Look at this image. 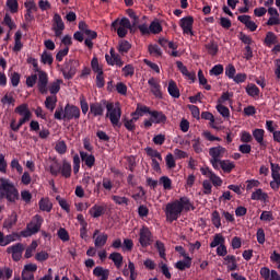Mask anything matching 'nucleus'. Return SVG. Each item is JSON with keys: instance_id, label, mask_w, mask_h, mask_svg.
<instances>
[{"instance_id": "obj_1", "label": "nucleus", "mask_w": 280, "mask_h": 280, "mask_svg": "<svg viewBox=\"0 0 280 280\" xmlns=\"http://www.w3.org/2000/svg\"><path fill=\"white\" fill-rule=\"evenodd\" d=\"M105 107L107 109L106 117L109 118L112 125L120 127L121 108L118 102L114 104L113 102L102 100L101 102L92 103L90 105V114H93L94 117L103 116Z\"/></svg>"}, {"instance_id": "obj_2", "label": "nucleus", "mask_w": 280, "mask_h": 280, "mask_svg": "<svg viewBox=\"0 0 280 280\" xmlns=\"http://www.w3.org/2000/svg\"><path fill=\"white\" fill-rule=\"evenodd\" d=\"M190 209H195L194 205L191 203L190 199L187 196H183L179 199H176L172 202L166 205L164 210L167 222H176L178 218H180L183 211H190Z\"/></svg>"}, {"instance_id": "obj_3", "label": "nucleus", "mask_w": 280, "mask_h": 280, "mask_svg": "<svg viewBox=\"0 0 280 280\" xmlns=\"http://www.w3.org/2000/svg\"><path fill=\"white\" fill-rule=\"evenodd\" d=\"M0 192H3V197H5L8 202L14 203L20 198L19 190L5 178H0Z\"/></svg>"}, {"instance_id": "obj_4", "label": "nucleus", "mask_w": 280, "mask_h": 280, "mask_svg": "<svg viewBox=\"0 0 280 280\" xmlns=\"http://www.w3.org/2000/svg\"><path fill=\"white\" fill-rule=\"evenodd\" d=\"M27 63H31L33 66L34 72L38 73V81H37V89L40 94H47L48 89V75L45 71H42L38 67V62L35 58H28Z\"/></svg>"}, {"instance_id": "obj_5", "label": "nucleus", "mask_w": 280, "mask_h": 280, "mask_svg": "<svg viewBox=\"0 0 280 280\" xmlns=\"http://www.w3.org/2000/svg\"><path fill=\"white\" fill-rule=\"evenodd\" d=\"M43 224V217L35 214L31 222L27 223L26 229L20 232L21 237H32V235H36V233H39Z\"/></svg>"}, {"instance_id": "obj_6", "label": "nucleus", "mask_w": 280, "mask_h": 280, "mask_svg": "<svg viewBox=\"0 0 280 280\" xmlns=\"http://www.w3.org/2000/svg\"><path fill=\"white\" fill-rule=\"evenodd\" d=\"M225 152H226V149L221 145L210 148L209 150V154L211 156L210 163L212 164L213 167H218V163L222 161L221 159L223 158Z\"/></svg>"}, {"instance_id": "obj_7", "label": "nucleus", "mask_w": 280, "mask_h": 280, "mask_svg": "<svg viewBox=\"0 0 280 280\" xmlns=\"http://www.w3.org/2000/svg\"><path fill=\"white\" fill-rule=\"evenodd\" d=\"M78 67H79V61L77 60L71 59L69 61H66L65 67L62 69V74L65 79L67 80L72 79L77 73Z\"/></svg>"}, {"instance_id": "obj_8", "label": "nucleus", "mask_w": 280, "mask_h": 280, "mask_svg": "<svg viewBox=\"0 0 280 280\" xmlns=\"http://www.w3.org/2000/svg\"><path fill=\"white\" fill-rule=\"evenodd\" d=\"M152 242L153 235L151 231L149 228L143 226L139 233V243L141 244L142 248H148V246H151Z\"/></svg>"}, {"instance_id": "obj_9", "label": "nucleus", "mask_w": 280, "mask_h": 280, "mask_svg": "<svg viewBox=\"0 0 280 280\" xmlns=\"http://www.w3.org/2000/svg\"><path fill=\"white\" fill-rule=\"evenodd\" d=\"M14 113L19 114L20 116H22V118L19 120V122L23 126L25 122H27L31 117H32V113L28 109V105L27 104H21L20 106H18L14 109Z\"/></svg>"}, {"instance_id": "obj_10", "label": "nucleus", "mask_w": 280, "mask_h": 280, "mask_svg": "<svg viewBox=\"0 0 280 280\" xmlns=\"http://www.w3.org/2000/svg\"><path fill=\"white\" fill-rule=\"evenodd\" d=\"M81 116V112L80 108L74 106V105H70L67 104L65 106V120H72V119H79Z\"/></svg>"}, {"instance_id": "obj_11", "label": "nucleus", "mask_w": 280, "mask_h": 280, "mask_svg": "<svg viewBox=\"0 0 280 280\" xmlns=\"http://www.w3.org/2000/svg\"><path fill=\"white\" fill-rule=\"evenodd\" d=\"M23 250L24 246L22 243H16L7 248V253H9V255H12L13 261H20Z\"/></svg>"}, {"instance_id": "obj_12", "label": "nucleus", "mask_w": 280, "mask_h": 280, "mask_svg": "<svg viewBox=\"0 0 280 280\" xmlns=\"http://www.w3.org/2000/svg\"><path fill=\"white\" fill-rule=\"evenodd\" d=\"M148 84L151 88V93L159 100L163 98V93H162V86L159 83V81L155 78H151L148 81Z\"/></svg>"}, {"instance_id": "obj_13", "label": "nucleus", "mask_w": 280, "mask_h": 280, "mask_svg": "<svg viewBox=\"0 0 280 280\" xmlns=\"http://www.w3.org/2000/svg\"><path fill=\"white\" fill-rule=\"evenodd\" d=\"M109 54L110 56L109 55L105 56V59L109 66H115V65L118 67L124 66V61L121 60L120 56L115 52L114 48L110 49Z\"/></svg>"}, {"instance_id": "obj_14", "label": "nucleus", "mask_w": 280, "mask_h": 280, "mask_svg": "<svg viewBox=\"0 0 280 280\" xmlns=\"http://www.w3.org/2000/svg\"><path fill=\"white\" fill-rule=\"evenodd\" d=\"M192 25H194V18L192 16L183 18L179 22V26L183 28L185 34L194 35Z\"/></svg>"}, {"instance_id": "obj_15", "label": "nucleus", "mask_w": 280, "mask_h": 280, "mask_svg": "<svg viewBox=\"0 0 280 280\" xmlns=\"http://www.w3.org/2000/svg\"><path fill=\"white\" fill-rule=\"evenodd\" d=\"M98 233H100V230L94 231V234H93V240H95L94 246H95V248H103V246H105V244L108 240V235L105 233H102L98 235Z\"/></svg>"}, {"instance_id": "obj_16", "label": "nucleus", "mask_w": 280, "mask_h": 280, "mask_svg": "<svg viewBox=\"0 0 280 280\" xmlns=\"http://www.w3.org/2000/svg\"><path fill=\"white\" fill-rule=\"evenodd\" d=\"M217 171L223 170L224 173H231L235 168L234 162H231L230 160H221L218 163V167H213Z\"/></svg>"}, {"instance_id": "obj_17", "label": "nucleus", "mask_w": 280, "mask_h": 280, "mask_svg": "<svg viewBox=\"0 0 280 280\" xmlns=\"http://www.w3.org/2000/svg\"><path fill=\"white\" fill-rule=\"evenodd\" d=\"M93 276L95 278H98L100 280H108V278H109V270L105 269V268H103L101 266H97L93 270Z\"/></svg>"}, {"instance_id": "obj_18", "label": "nucleus", "mask_w": 280, "mask_h": 280, "mask_svg": "<svg viewBox=\"0 0 280 280\" xmlns=\"http://www.w3.org/2000/svg\"><path fill=\"white\" fill-rule=\"evenodd\" d=\"M252 18L249 15H240L238 21L245 24V26L250 31L255 32L257 30V25L255 22L250 20Z\"/></svg>"}, {"instance_id": "obj_19", "label": "nucleus", "mask_w": 280, "mask_h": 280, "mask_svg": "<svg viewBox=\"0 0 280 280\" xmlns=\"http://www.w3.org/2000/svg\"><path fill=\"white\" fill-rule=\"evenodd\" d=\"M120 25V27L130 30L132 32V25L127 18H122L121 20L117 19L113 22L112 27L116 31V28Z\"/></svg>"}, {"instance_id": "obj_20", "label": "nucleus", "mask_w": 280, "mask_h": 280, "mask_svg": "<svg viewBox=\"0 0 280 280\" xmlns=\"http://www.w3.org/2000/svg\"><path fill=\"white\" fill-rule=\"evenodd\" d=\"M80 156L82 162L89 167L92 168L95 164V156L93 154H88L84 151H80Z\"/></svg>"}, {"instance_id": "obj_21", "label": "nucleus", "mask_w": 280, "mask_h": 280, "mask_svg": "<svg viewBox=\"0 0 280 280\" xmlns=\"http://www.w3.org/2000/svg\"><path fill=\"white\" fill-rule=\"evenodd\" d=\"M105 211H106V206L94 205L89 210V213L92 218H101V215H104Z\"/></svg>"}, {"instance_id": "obj_22", "label": "nucleus", "mask_w": 280, "mask_h": 280, "mask_svg": "<svg viewBox=\"0 0 280 280\" xmlns=\"http://www.w3.org/2000/svg\"><path fill=\"white\" fill-rule=\"evenodd\" d=\"M150 115L152 117V121L155 124H165L167 120V117L163 114V112L151 110Z\"/></svg>"}, {"instance_id": "obj_23", "label": "nucleus", "mask_w": 280, "mask_h": 280, "mask_svg": "<svg viewBox=\"0 0 280 280\" xmlns=\"http://www.w3.org/2000/svg\"><path fill=\"white\" fill-rule=\"evenodd\" d=\"M224 264L225 266H228L229 270H231V272H233L234 270H237L238 266H237V260H236V256L234 255H228L224 258Z\"/></svg>"}, {"instance_id": "obj_24", "label": "nucleus", "mask_w": 280, "mask_h": 280, "mask_svg": "<svg viewBox=\"0 0 280 280\" xmlns=\"http://www.w3.org/2000/svg\"><path fill=\"white\" fill-rule=\"evenodd\" d=\"M168 94L174 97V98H179L180 92L179 89L174 80H171L168 82V88H167Z\"/></svg>"}, {"instance_id": "obj_25", "label": "nucleus", "mask_w": 280, "mask_h": 280, "mask_svg": "<svg viewBox=\"0 0 280 280\" xmlns=\"http://www.w3.org/2000/svg\"><path fill=\"white\" fill-rule=\"evenodd\" d=\"M72 167L71 164L67 161L63 160L62 164L60 165V174L65 178H69L71 176Z\"/></svg>"}, {"instance_id": "obj_26", "label": "nucleus", "mask_w": 280, "mask_h": 280, "mask_svg": "<svg viewBox=\"0 0 280 280\" xmlns=\"http://www.w3.org/2000/svg\"><path fill=\"white\" fill-rule=\"evenodd\" d=\"M191 264H192V258L186 257L185 260L177 261L175 265V268H177V270L184 271V270H187L188 268H191Z\"/></svg>"}, {"instance_id": "obj_27", "label": "nucleus", "mask_w": 280, "mask_h": 280, "mask_svg": "<svg viewBox=\"0 0 280 280\" xmlns=\"http://www.w3.org/2000/svg\"><path fill=\"white\" fill-rule=\"evenodd\" d=\"M38 207H39L40 211H46V213H50V211L52 209V203L49 201L48 198H42L38 201Z\"/></svg>"}, {"instance_id": "obj_28", "label": "nucleus", "mask_w": 280, "mask_h": 280, "mask_svg": "<svg viewBox=\"0 0 280 280\" xmlns=\"http://www.w3.org/2000/svg\"><path fill=\"white\" fill-rule=\"evenodd\" d=\"M268 198V194L264 192L261 188L252 194V200H261L262 202H267Z\"/></svg>"}, {"instance_id": "obj_29", "label": "nucleus", "mask_w": 280, "mask_h": 280, "mask_svg": "<svg viewBox=\"0 0 280 280\" xmlns=\"http://www.w3.org/2000/svg\"><path fill=\"white\" fill-rule=\"evenodd\" d=\"M205 47L208 54L212 57L217 56L219 52V45L214 40L209 42Z\"/></svg>"}, {"instance_id": "obj_30", "label": "nucleus", "mask_w": 280, "mask_h": 280, "mask_svg": "<svg viewBox=\"0 0 280 280\" xmlns=\"http://www.w3.org/2000/svg\"><path fill=\"white\" fill-rule=\"evenodd\" d=\"M109 259L114 261L116 268H120L122 266L124 257L121 256L120 253L114 252L109 255Z\"/></svg>"}, {"instance_id": "obj_31", "label": "nucleus", "mask_w": 280, "mask_h": 280, "mask_svg": "<svg viewBox=\"0 0 280 280\" xmlns=\"http://www.w3.org/2000/svg\"><path fill=\"white\" fill-rule=\"evenodd\" d=\"M21 39H22V33L21 31H18L14 35V47H13L14 52H19L23 48V44L21 43Z\"/></svg>"}, {"instance_id": "obj_32", "label": "nucleus", "mask_w": 280, "mask_h": 280, "mask_svg": "<svg viewBox=\"0 0 280 280\" xmlns=\"http://www.w3.org/2000/svg\"><path fill=\"white\" fill-rule=\"evenodd\" d=\"M253 137L255 138V140L262 147L266 145L264 138H265V130L264 129H255L253 131Z\"/></svg>"}, {"instance_id": "obj_33", "label": "nucleus", "mask_w": 280, "mask_h": 280, "mask_svg": "<svg viewBox=\"0 0 280 280\" xmlns=\"http://www.w3.org/2000/svg\"><path fill=\"white\" fill-rule=\"evenodd\" d=\"M56 104H57V96L56 95H51V96L46 97L45 107L47 109H49L50 112H54V109L56 108Z\"/></svg>"}, {"instance_id": "obj_34", "label": "nucleus", "mask_w": 280, "mask_h": 280, "mask_svg": "<svg viewBox=\"0 0 280 280\" xmlns=\"http://www.w3.org/2000/svg\"><path fill=\"white\" fill-rule=\"evenodd\" d=\"M112 200L115 202V205H118L119 207H128L129 205V199L127 197L114 195L112 196Z\"/></svg>"}, {"instance_id": "obj_35", "label": "nucleus", "mask_w": 280, "mask_h": 280, "mask_svg": "<svg viewBox=\"0 0 280 280\" xmlns=\"http://www.w3.org/2000/svg\"><path fill=\"white\" fill-rule=\"evenodd\" d=\"M52 28L65 30V23L62 22L61 16L56 13L52 19Z\"/></svg>"}, {"instance_id": "obj_36", "label": "nucleus", "mask_w": 280, "mask_h": 280, "mask_svg": "<svg viewBox=\"0 0 280 280\" xmlns=\"http://www.w3.org/2000/svg\"><path fill=\"white\" fill-rule=\"evenodd\" d=\"M144 114H151L150 107L145 105L138 104L136 112H133L131 115H138L142 117Z\"/></svg>"}, {"instance_id": "obj_37", "label": "nucleus", "mask_w": 280, "mask_h": 280, "mask_svg": "<svg viewBox=\"0 0 280 280\" xmlns=\"http://www.w3.org/2000/svg\"><path fill=\"white\" fill-rule=\"evenodd\" d=\"M277 43H278V37L276 36V34L272 32H268L266 39H265V44L268 47H271L272 45H276Z\"/></svg>"}, {"instance_id": "obj_38", "label": "nucleus", "mask_w": 280, "mask_h": 280, "mask_svg": "<svg viewBox=\"0 0 280 280\" xmlns=\"http://www.w3.org/2000/svg\"><path fill=\"white\" fill-rule=\"evenodd\" d=\"M40 62L44 65L51 66L54 62L52 55L46 50L40 55Z\"/></svg>"}, {"instance_id": "obj_39", "label": "nucleus", "mask_w": 280, "mask_h": 280, "mask_svg": "<svg viewBox=\"0 0 280 280\" xmlns=\"http://www.w3.org/2000/svg\"><path fill=\"white\" fill-rule=\"evenodd\" d=\"M16 222H18L16 213L12 212L10 218L4 221L3 226H4V229H12V226H14V224H16Z\"/></svg>"}, {"instance_id": "obj_40", "label": "nucleus", "mask_w": 280, "mask_h": 280, "mask_svg": "<svg viewBox=\"0 0 280 280\" xmlns=\"http://www.w3.org/2000/svg\"><path fill=\"white\" fill-rule=\"evenodd\" d=\"M246 92L249 96L252 97H256V96H259L260 94V90L259 88H257L255 84H248L247 88H246Z\"/></svg>"}, {"instance_id": "obj_41", "label": "nucleus", "mask_w": 280, "mask_h": 280, "mask_svg": "<svg viewBox=\"0 0 280 280\" xmlns=\"http://www.w3.org/2000/svg\"><path fill=\"white\" fill-rule=\"evenodd\" d=\"M130 48H131V45L127 40H120L118 44V51L121 55L127 54L130 50Z\"/></svg>"}, {"instance_id": "obj_42", "label": "nucleus", "mask_w": 280, "mask_h": 280, "mask_svg": "<svg viewBox=\"0 0 280 280\" xmlns=\"http://www.w3.org/2000/svg\"><path fill=\"white\" fill-rule=\"evenodd\" d=\"M225 242V238L221 234H215L213 242L210 244L211 248H217V246H222Z\"/></svg>"}, {"instance_id": "obj_43", "label": "nucleus", "mask_w": 280, "mask_h": 280, "mask_svg": "<svg viewBox=\"0 0 280 280\" xmlns=\"http://www.w3.org/2000/svg\"><path fill=\"white\" fill-rule=\"evenodd\" d=\"M155 248L159 250V255L161 259H166L165 245L161 241H156Z\"/></svg>"}, {"instance_id": "obj_44", "label": "nucleus", "mask_w": 280, "mask_h": 280, "mask_svg": "<svg viewBox=\"0 0 280 280\" xmlns=\"http://www.w3.org/2000/svg\"><path fill=\"white\" fill-rule=\"evenodd\" d=\"M12 269L4 267L0 269V280H10L12 277Z\"/></svg>"}, {"instance_id": "obj_45", "label": "nucleus", "mask_w": 280, "mask_h": 280, "mask_svg": "<svg viewBox=\"0 0 280 280\" xmlns=\"http://www.w3.org/2000/svg\"><path fill=\"white\" fill-rule=\"evenodd\" d=\"M145 152H147V154L149 155V156H151L152 159H158L159 161H163V159H162V155H161V153L158 151V150H154V149H152V148H150V147H148L147 149H145Z\"/></svg>"}, {"instance_id": "obj_46", "label": "nucleus", "mask_w": 280, "mask_h": 280, "mask_svg": "<svg viewBox=\"0 0 280 280\" xmlns=\"http://www.w3.org/2000/svg\"><path fill=\"white\" fill-rule=\"evenodd\" d=\"M159 268L161 270V272L163 273V276L167 279L171 280L172 278V273L170 272L168 266L166 264H164L163 261H161L159 264Z\"/></svg>"}, {"instance_id": "obj_47", "label": "nucleus", "mask_w": 280, "mask_h": 280, "mask_svg": "<svg viewBox=\"0 0 280 280\" xmlns=\"http://www.w3.org/2000/svg\"><path fill=\"white\" fill-rule=\"evenodd\" d=\"M60 83H62L61 80H56L50 84L49 92L52 94V96H56V94L60 91Z\"/></svg>"}, {"instance_id": "obj_48", "label": "nucleus", "mask_w": 280, "mask_h": 280, "mask_svg": "<svg viewBox=\"0 0 280 280\" xmlns=\"http://www.w3.org/2000/svg\"><path fill=\"white\" fill-rule=\"evenodd\" d=\"M57 235L61 242H69L70 240L69 233L65 228H60L57 232Z\"/></svg>"}, {"instance_id": "obj_49", "label": "nucleus", "mask_w": 280, "mask_h": 280, "mask_svg": "<svg viewBox=\"0 0 280 280\" xmlns=\"http://www.w3.org/2000/svg\"><path fill=\"white\" fill-rule=\"evenodd\" d=\"M275 217L272 211H262L261 215H260V221L261 222H273Z\"/></svg>"}, {"instance_id": "obj_50", "label": "nucleus", "mask_w": 280, "mask_h": 280, "mask_svg": "<svg viewBox=\"0 0 280 280\" xmlns=\"http://www.w3.org/2000/svg\"><path fill=\"white\" fill-rule=\"evenodd\" d=\"M149 52H150V55H152L156 58L161 57L163 55V51L161 50V48L158 45H150Z\"/></svg>"}, {"instance_id": "obj_51", "label": "nucleus", "mask_w": 280, "mask_h": 280, "mask_svg": "<svg viewBox=\"0 0 280 280\" xmlns=\"http://www.w3.org/2000/svg\"><path fill=\"white\" fill-rule=\"evenodd\" d=\"M60 170H61V164L58 163L57 161L54 162V164H51L49 166V172L52 176H57L60 174Z\"/></svg>"}, {"instance_id": "obj_52", "label": "nucleus", "mask_w": 280, "mask_h": 280, "mask_svg": "<svg viewBox=\"0 0 280 280\" xmlns=\"http://www.w3.org/2000/svg\"><path fill=\"white\" fill-rule=\"evenodd\" d=\"M235 74H236V69H235V67H234L233 65H231V63H230L229 66H226V68H225V75H226L229 79L234 80Z\"/></svg>"}, {"instance_id": "obj_53", "label": "nucleus", "mask_w": 280, "mask_h": 280, "mask_svg": "<svg viewBox=\"0 0 280 280\" xmlns=\"http://www.w3.org/2000/svg\"><path fill=\"white\" fill-rule=\"evenodd\" d=\"M217 110L224 117V118H230V109L222 105V104H218L217 105Z\"/></svg>"}, {"instance_id": "obj_54", "label": "nucleus", "mask_w": 280, "mask_h": 280, "mask_svg": "<svg viewBox=\"0 0 280 280\" xmlns=\"http://www.w3.org/2000/svg\"><path fill=\"white\" fill-rule=\"evenodd\" d=\"M160 184H162L164 189L166 190H170L172 188V179L167 176H162L160 178Z\"/></svg>"}, {"instance_id": "obj_55", "label": "nucleus", "mask_w": 280, "mask_h": 280, "mask_svg": "<svg viewBox=\"0 0 280 280\" xmlns=\"http://www.w3.org/2000/svg\"><path fill=\"white\" fill-rule=\"evenodd\" d=\"M149 27H150V33L152 34H159L162 32V26L156 21H153Z\"/></svg>"}, {"instance_id": "obj_56", "label": "nucleus", "mask_w": 280, "mask_h": 280, "mask_svg": "<svg viewBox=\"0 0 280 280\" xmlns=\"http://www.w3.org/2000/svg\"><path fill=\"white\" fill-rule=\"evenodd\" d=\"M7 7L11 13H16L19 9V3L16 0H7Z\"/></svg>"}, {"instance_id": "obj_57", "label": "nucleus", "mask_w": 280, "mask_h": 280, "mask_svg": "<svg viewBox=\"0 0 280 280\" xmlns=\"http://www.w3.org/2000/svg\"><path fill=\"white\" fill-rule=\"evenodd\" d=\"M212 223L214 225L215 229H220L221 226V217L220 213L215 210L212 213Z\"/></svg>"}, {"instance_id": "obj_58", "label": "nucleus", "mask_w": 280, "mask_h": 280, "mask_svg": "<svg viewBox=\"0 0 280 280\" xmlns=\"http://www.w3.org/2000/svg\"><path fill=\"white\" fill-rule=\"evenodd\" d=\"M224 72V67L222 65H215L211 70H210V75H220Z\"/></svg>"}, {"instance_id": "obj_59", "label": "nucleus", "mask_w": 280, "mask_h": 280, "mask_svg": "<svg viewBox=\"0 0 280 280\" xmlns=\"http://www.w3.org/2000/svg\"><path fill=\"white\" fill-rule=\"evenodd\" d=\"M91 67H92V70H93L95 73H97V74H100L101 72H103V69H102V67H100V65H98V59H97L96 57H94V58L92 59V61H91Z\"/></svg>"}, {"instance_id": "obj_60", "label": "nucleus", "mask_w": 280, "mask_h": 280, "mask_svg": "<svg viewBox=\"0 0 280 280\" xmlns=\"http://www.w3.org/2000/svg\"><path fill=\"white\" fill-rule=\"evenodd\" d=\"M15 102V100L12 96V93H7L2 98H1V103L3 105L8 104V105H13Z\"/></svg>"}, {"instance_id": "obj_61", "label": "nucleus", "mask_w": 280, "mask_h": 280, "mask_svg": "<svg viewBox=\"0 0 280 280\" xmlns=\"http://www.w3.org/2000/svg\"><path fill=\"white\" fill-rule=\"evenodd\" d=\"M54 117L57 120H66L65 108H62V106L58 107L54 114Z\"/></svg>"}, {"instance_id": "obj_62", "label": "nucleus", "mask_w": 280, "mask_h": 280, "mask_svg": "<svg viewBox=\"0 0 280 280\" xmlns=\"http://www.w3.org/2000/svg\"><path fill=\"white\" fill-rule=\"evenodd\" d=\"M194 144H192V148L195 150L196 153H201L202 152V144H201V141H200V138H195L192 140Z\"/></svg>"}, {"instance_id": "obj_63", "label": "nucleus", "mask_w": 280, "mask_h": 280, "mask_svg": "<svg viewBox=\"0 0 280 280\" xmlns=\"http://www.w3.org/2000/svg\"><path fill=\"white\" fill-rule=\"evenodd\" d=\"M55 149L59 154H65L67 152V144L65 143V141H59L56 144Z\"/></svg>"}, {"instance_id": "obj_64", "label": "nucleus", "mask_w": 280, "mask_h": 280, "mask_svg": "<svg viewBox=\"0 0 280 280\" xmlns=\"http://www.w3.org/2000/svg\"><path fill=\"white\" fill-rule=\"evenodd\" d=\"M241 141L244 143H249L253 141V136L248 131H242Z\"/></svg>"}]
</instances>
